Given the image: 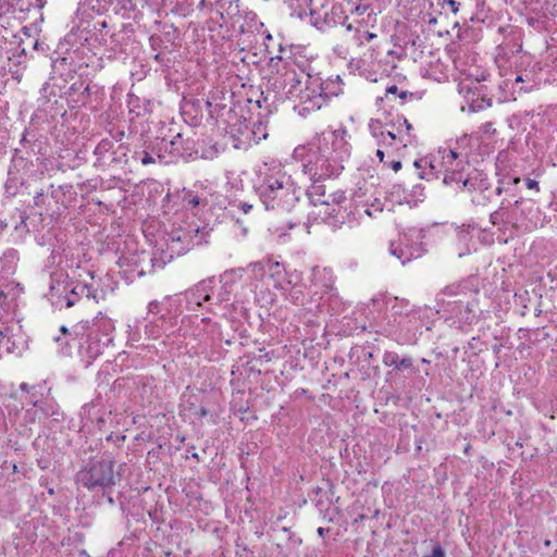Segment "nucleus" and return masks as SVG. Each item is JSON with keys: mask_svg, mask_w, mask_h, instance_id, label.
<instances>
[{"mask_svg": "<svg viewBox=\"0 0 557 557\" xmlns=\"http://www.w3.org/2000/svg\"><path fill=\"white\" fill-rule=\"evenodd\" d=\"M393 124H396L395 128H400L403 131V134L406 138H409L411 145L414 139V135L412 134L413 127L408 120L405 117H397L396 122Z\"/></svg>", "mask_w": 557, "mask_h": 557, "instance_id": "423d86ee", "label": "nucleus"}, {"mask_svg": "<svg viewBox=\"0 0 557 557\" xmlns=\"http://www.w3.org/2000/svg\"><path fill=\"white\" fill-rule=\"evenodd\" d=\"M36 2L38 3L39 9H42L45 7L44 0H36Z\"/></svg>", "mask_w": 557, "mask_h": 557, "instance_id": "393cba45", "label": "nucleus"}, {"mask_svg": "<svg viewBox=\"0 0 557 557\" xmlns=\"http://www.w3.org/2000/svg\"><path fill=\"white\" fill-rule=\"evenodd\" d=\"M79 286H76L73 290H72V294H76V289L78 288Z\"/></svg>", "mask_w": 557, "mask_h": 557, "instance_id": "473e14b6", "label": "nucleus"}, {"mask_svg": "<svg viewBox=\"0 0 557 557\" xmlns=\"http://www.w3.org/2000/svg\"><path fill=\"white\" fill-rule=\"evenodd\" d=\"M443 3L447 4L454 14L459 12L460 4L456 0H443Z\"/></svg>", "mask_w": 557, "mask_h": 557, "instance_id": "9b49d317", "label": "nucleus"}, {"mask_svg": "<svg viewBox=\"0 0 557 557\" xmlns=\"http://www.w3.org/2000/svg\"><path fill=\"white\" fill-rule=\"evenodd\" d=\"M120 478L121 475L114 471L112 459L96 460L77 473V482L88 490L111 487Z\"/></svg>", "mask_w": 557, "mask_h": 557, "instance_id": "f257e3e1", "label": "nucleus"}, {"mask_svg": "<svg viewBox=\"0 0 557 557\" xmlns=\"http://www.w3.org/2000/svg\"><path fill=\"white\" fill-rule=\"evenodd\" d=\"M210 299V295L205 293V288H197L195 293L191 294L188 302L189 305L195 304V306L200 307L202 301H208Z\"/></svg>", "mask_w": 557, "mask_h": 557, "instance_id": "0eeeda50", "label": "nucleus"}, {"mask_svg": "<svg viewBox=\"0 0 557 557\" xmlns=\"http://www.w3.org/2000/svg\"><path fill=\"white\" fill-rule=\"evenodd\" d=\"M388 168H391L394 172H398L401 169V162L399 160L393 159Z\"/></svg>", "mask_w": 557, "mask_h": 557, "instance_id": "dca6fc26", "label": "nucleus"}, {"mask_svg": "<svg viewBox=\"0 0 557 557\" xmlns=\"http://www.w3.org/2000/svg\"><path fill=\"white\" fill-rule=\"evenodd\" d=\"M519 182H520V178H519V177L515 178V183H516V184H517V183H519Z\"/></svg>", "mask_w": 557, "mask_h": 557, "instance_id": "e433bc0d", "label": "nucleus"}, {"mask_svg": "<svg viewBox=\"0 0 557 557\" xmlns=\"http://www.w3.org/2000/svg\"><path fill=\"white\" fill-rule=\"evenodd\" d=\"M454 178L449 176L448 174L445 175L444 182L447 183L448 181H453Z\"/></svg>", "mask_w": 557, "mask_h": 557, "instance_id": "bb28decb", "label": "nucleus"}, {"mask_svg": "<svg viewBox=\"0 0 557 557\" xmlns=\"http://www.w3.org/2000/svg\"><path fill=\"white\" fill-rule=\"evenodd\" d=\"M425 557H445V552L441 545H435L430 556Z\"/></svg>", "mask_w": 557, "mask_h": 557, "instance_id": "ddd939ff", "label": "nucleus"}, {"mask_svg": "<svg viewBox=\"0 0 557 557\" xmlns=\"http://www.w3.org/2000/svg\"><path fill=\"white\" fill-rule=\"evenodd\" d=\"M491 104H492V100L485 99V98H482L481 100H472L471 102H469V107L472 111L482 110L484 108L490 107Z\"/></svg>", "mask_w": 557, "mask_h": 557, "instance_id": "6e6552de", "label": "nucleus"}, {"mask_svg": "<svg viewBox=\"0 0 557 557\" xmlns=\"http://www.w3.org/2000/svg\"><path fill=\"white\" fill-rule=\"evenodd\" d=\"M114 330L113 322L104 313L99 312L91 321L83 320L74 325L73 332L76 338L86 342L98 343L102 336H108Z\"/></svg>", "mask_w": 557, "mask_h": 557, "instance_id": "7ed1b4c3", "label": "nucleus"}, {"mask_svg": "<svg viewBox=\"0 0 557 557\" xmlns=\"http://www.w3.org/2000/svg\"><path fill=\"white\" fill-rule=\"evenodd\" d=\"M13 471H14V472H16V471H17V466H16V465H14V466H13Z\"/></svg>", "mask_w": 557, "mask_h": 557, "instance_id": "72a5a7b5", "label": "nucleus"}, {"mask_svg": "<svg viewBox=\"0 0 557 557\" xmlns=\"http://www.w3.org/2000/svg\"><path fill=\"white\" fill-rule=\"evenodd\" d=\"M525 186H527L528 189L540 191V184L535 180L527 178L525 180Z\"/></svg>", "mask_w": 557, "mask_h": 557, "instance_id": "f8f14e48", "label": "nucleus"}, {"mask_svg": "<svg viewBox=\"0 0 557 557\" xmlns=\"http://www.w3.org/2000/svg\"><path fill=\"white\" fill-rule=\"evenodd\" d=\"M457 153L453 150L449 151V153L444 158L446 160V163H449L453 160L457 159Z\"/></svg>", "mask_w": 557, "mask_h": 557, "instance_id": "6ab92c4d", "label": "nucleus"}, {"mask_svg": "<svg viewBox=\"0 0 557 557\" xmlns=\"http://www.w3.org/2000/svg\"><path fill=\"white\" fill-rule=\"evenodd\" d=\"M201 414H202V416H206V414H207V411L203 409V410L201 411Z\"/></svg>", "mask_w": 557, "mask_h": 557, "instance_id": "c9c22d12", "label": "nucleus"}, {"mask_svg": "<svg viewBox=\"0 0 557 557\" xmlns=\"http://www.w3.org/2000/svg\"><path fill=\"white\" fill-rule=\"evenodd\" d=\"M84 91H85V94H88L89 92V86H87Z\"/></svg>", "mask_w": 557, "mask_h": 557, "instance_id": "7c9ffc66", "label": "nucleus"}, {"mask_svg": "<svg viewBox=\"0 0 557 557\" xmlns=\"http://www.w3.org/2000/svg\"><path fill=\"white\" fill-rule=\"evenodd\" d=\"M323 532H324V529H323V528H319V529H318V533H319V535H321V536H322V535H323Z\"/></svg>", "mask_w": 557, "mask_h": 557, "instance_id": "c85d7f7f", "label": "nucleus"}, {"mask_svg": "<svg viewBox=\"0 0 557 557\" xmlns=\"http://www.w3.org/2000/svg\"><path fill=\"white\" fill-rule=\"evenodd\" d=\"M367 35H368V37H369V38H372V37H374V36H375V35H374V34H372V33H368Z\"/></svg>", "mask_w": 557, "mask_h": 557, "instance_id": "c756f323", "label": "nucleus"}, {"mask_svg": "<svg viewBox=\"0 0 557 557\" xmlns=\"http://www.w3.org/2000/svg\"><path fill=\"white\" fill-rule=\"evenodd\" d=\"M396 124L383 125L379 121H373L370 124V131L373 138L376 140L377 149L376 157L381 162L384 160V148H391L396 143L401 144L404 147L410 145L409 138H406L400 128H395Z\"/></svg>", "mask_w": 557, "mask_h": 557, "instance_id": "f03ea898", "label": "nucleus"}, {"mask_svg": "<svg viewBox=\"0 0 557 557\" xmlns=\"http://www.w3.org/2000/svg\"><path fill=\"white\" fill-rule=\"evenodd\" d=\"M545 545L549 546L550 545V541L549 540L545 541Z\"/></svg>", "mask_w": 557, "mask_h": 557, "instance_id": "2f4dec72", "label": "nucleus"}, {"mask_svg": "<svg viewBox=\"0 0 557 557\" xmlns=\"http://www.w3.org/2000/svg\"><path fill=\"white\" fill-rule=\"evenodd\" d=\"M398 96H399V98H400L401 100H405V99H406V97H407V92H406V91H401V92H399V94H398Z\"/></svg>", "mask_w": 557, "mask_h": 557, "instance_id": "b1692460", "label": "nucleus"}, {"mask_svg": "<svg viewBox=\"0 0 557 557\" xmlns=\"http://www.w3.org/2000/svg\"><path fill=\"white\" fill-rule=\"evenodd\" d=\"M81 289H82V292L86 290V293H87V294H86V295H87V297H90V296H91V297L96 300V302H98V300L96 299V294H91V288H90L89 286H87V285H82V286H81Z\"/></svg>", "mask_w": 557, "mask_h": 557, "instance_id": "a211bd4d", "label": "nucleus"}, {"mask_svg": "<svg viewBox=\"0 0 557 557\" xmlns=\"http://www.w3.org/2000/svg\"><path fill=\"white\" fill-rule=\"evenodd\" d=\"M313 194L323 195L322 186L312 185L311 189L308 191L309 198H311Z\"/></svg>", "mask_w": 557, "mask_h": 557, "instance_id": "2eb2a0df", "label": "nucleus"}, {"mask_svg": "<svg viewBox=\"0 0 557 557\" xmlns=\"http://www.w3.org/2000/svg\"><path fill=\"white\" fill-rule=\"evenodd\" d=\"M286 194L283 181L276 177H269L262 186L261 196L267 208H274Z\"/></svg>", "mask_w": 557, "mask_h": 557, "instance_id": "39448f33", "label": "nucleus"}, {"mask_svg": "<svg viewBox=\"0 0 557 557\" xmlns=\"http://www.w3.org/2000/svg\"><path fill=\"white\" fill-rule=\"evenodd\" d=\"M154 163V158L148 153V152H144V156L141 158V164L143 165H149V164H152Z\"/></svg>", "mask_w": 557, "mask_h": 557, "instance_id": "4468645a", "label": "nucleus"}, {"mask_svg": "<svg viewBox=\"0 0 557 557\" xmlns=\"http://www.w3.org/2000/svg\"><path fill=\"white\" fill-rule=\"evenodd\" d=\"M523 81H524V79L522 78V76H521V75H518V76L516 77V82H517V83H519V82H523Z\"/></svg>", "mask_w": 557, "mask_h": 557, "instance_id": "cd10ccee", "label": "nucleus"}, {"mask_svg": "<svg viewBox=\"0 0 557 557\" xmlns=\"http://www.w3.org/2000/svg\"><path fill=\"white\" fill-rule=\"evenodd\" d=\"M364 213H367L368 215H371V213L368 209H364Z\"/></svg>", "mask_w": 557, "mask_h": 557, "instance_id": "f704fd0d", "label": "nucleus"}, {"mask_svg": "<svg viewBox=\"0 0 557 557\" xmlns=\"http://www.w3.org/2000/svg\"><path fill=\"white\" fill-rule=\"evenodd\" d=\"M396 369H408L412 366L410 358H403L394 362Z\"/></svg>", "mask_w": 557, "mask_h": 557, "instance_id": "9d476101", "label": "nucleus"}, {"mask_svg": "<svg viewBox=\"0 0 557 557\" xmlns=\"http://www.w3.org/2000/svg\"><path fill=\"white\" fill-rule=\"evenodd\" d=\"M189 206L191 208H195L199 205V198L198 197H193L189 201H188Z\"/></svg>", "mask_w": 557, "mask_h": 557, "instance_id": "412c9836", "label": "nucleus"}, {"mask_svg": "<svg viewBox=\"0 0 557 557\" xmlns=\"http://www.w3.org/2000/svg\"><path fill=\"white\" fill-rule=\"evenodd\" d=\"M369 9L367 4H359L356 7L355 11L359 14H363Z\"/></svg>", "mask_w": 557, "mask_h": 557, "instance_id": "aec40b11", "label": "nucleus"}, {"mask_svg": "<svg viewBox=\"0 0 557 557\" xmlns=\"http://www.w3.org/2000/svg\"><path fill=\"white\" fill-rule=\"evenodd\" d=\"M304 172L309 175L312 182H318L335 174L329 160L321 153L314 152L304 163Z\"/></svg>", "mask_w": 557, "mask_h": 557, "instance_id": "20e7f679", "label": "nucleus"}, {"mask_svg": "<svg viewBox=\"0 0 557 557\" xmlns=\"http://www.w3.org/2000/svg\"><path fill=\"white\" fill-rule=\"evenodd\" d=\"M75 305V300L71 299V298H67V301H66V307L71 308Z\"/></svg>", "mask_w": 557, "mask_h": 557, "instance_id": "5701e85b", "label": "nucleus"}, {"mask_svg": "<svg viewBox=\"0 0 557 557\" xmlns=\"http://www.w3.org/2000/svg\"><path fill=\"white\" fill-rule=\"evenodd\" d=\"M480 131L483 135H485L487 138L493 137L496 134V127L494 126L493 122H485L481 125Z\"/></svg>", "mask_w": 557, "mask_h": 557, "instance_id": "1a4fd4ad", "label": "nucleus"}, {"mask_svg": "<svg viewBox=\"0 0 557 557\" xmlns=\"http://www.w3.org/2000/svg\"><path fill=\"white\" fill-rule=\"evenodd\" d=\"M422 161H423V160H416V161H414V163H413V164H414V166H416V168H418V169H419V168H421V163H422Z\"/></svg>", "mask_w": 557, "mask_h": 557, "instance_id": "a878e982", "label": "nucleus"}, {"mask_svg": "<svg viewBox=\"0 0 557 557\" xmlns=\"http://www.w3.org/2000/svg\"><path fill=\"white\" fill-rule=\"evenodd\" d=\"M60 332L63 334V335H70V330L65 326V325H62L60 327Z\"/></svg>", "mask_w": 557, "mask_h": 557, "instance_id": "4be33fe9", "label": "nucleus"}, {"mask_svg": "<svg viewBox=\"0 0 557 557\" xmlns=\"http://www.w3.org/2000/svg\"><path fill=\"white\" fill-rule=\"evenodd\" d=\"M398 92V88L396 85H392L389 87L386 88V92H385V97H389V95H397Z\"/></svg>", "mask_w": 557, "mask_h": 557, "instance_id": "f3484780", "label": "nucleus"}]
</instances>
